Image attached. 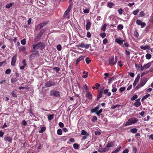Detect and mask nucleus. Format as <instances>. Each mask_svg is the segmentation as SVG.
<instances>
[{"label": "nucleus", "instance_id": "f257e3e1", "mask_svg": "<svg viewBox=\"0 0 153 153\" xmlns=\"http://www.w3.org/2000/svg\"><path fill=\"white\" fill-rule=\"evenodd\" d=\"M117 57L115 56V58L114 56H112L110 57L109 59V64L110 65H115L117 61Z\"/></svg>", "mask_w": 153, "mask_h": 153}, {"label": "nucleus", "instance_id": "6e6d98bb", "mask_svg": "<svg viewBox=\"0 0 153 153\" xmlns=\"http://www.w3.org/2000/svg\"><path fill=\"white\" fill-rule=\"evenodd\" d=\"M87 132L84 130H82L81 134L83 135H85L87 134Z\"/></svg>", "mask_w": 153, "mask_h": 153}, {"label": "nucleus", "instance_id": "c9c22d12", "mask_svg": "<svg viewBox=\"0 0 153 153\" xmlns=\"http://www.w3.org/2000/svg\"><path fill=\"white\" fill-rule=\"evenodd\" d=\"M145 15V13H144L143 11H142L139 13V17H142L144 16Z\"/></svg>", "mask_w": 153, "mask_h": 153}, {"label": "nucleus", "instance_id": "f3484780", "mask_svg": "<svg viewBox=\"0 0 153 153\" xmlns=\"http://www.w3.org/2000/svg\"><path fill=\"white\" fill-rule=\"evenodd\" d=\"M100 105H99L97 106L96 107L94 108H92L91 110V113H94L98 111V110L99 109V106Z\"/></svg>", "mask_w": 153, "mask_h": 153}, {"label": "nucleus", "instance_id": "f8f14e48", "mask_svg": "<svg viewBox=\"0 0 153 153\" xmlns=\"http://www.w3.org/2000/svg\"><path fill=\"white\" fill-rule=\"evenodd\" d=\"M140 78V74H138L137 75V78L135 79L134 83H133V85L134 86H135L139 80Z\"/></svg>", "mask_w": 153, "mask_h": 153}, {"label": "nucleus", "instance_id": "3c124183", "mask_svg": "<svg viewBox=\"0 0 153 153\" xmlns=\"http://www.w3.org/2000/svg\"><path fill=\"white\" fill-rule=\"evenodd\" d=\"M137 97V95H135L131 98V100L132 101L136 99Z\"/></svg>", "mask_w": 153, "mask_h": 153}, {"label": "nucleus", "instance_id": "6ab92c4d", "mask_svg": "<svg viewBox=\"0 0 153 153\" xmlns=\"http://www.w3.org/2000/svg\"><path fill=\"white\" fill-rule=\"evenodd\" d=\"M45 24L44 22L43 23H40L37 26L36 29L37 30L40 29L41 28H42L45 25Z\"/></svg>", "mask_w": 153, "mask_h": 153}, {"label": "nucleus", "instance_id": "cd10ccee", "mask_svg": "<svg viewBox=\"0 0 153 153\" xmlns=\"http://www.w3.org/2000/svg\"><path fill=\"white\" fill-rule=\"evenodd\" d=\"M115 78L114 77H111L108 80V85H110L112 81L114 80Z\"/></svg>", "mask_w": 153, "mask_h": 153}, {"label": "nucleus", "instance_id": "603ef678", "mask_svg": "<svg viewBox=\"0 0 153 153\" xmlns=\"http://www.w3.org/2000/svg\"><path fill=\"white\" fill-rule=\"evenodd\" d=\"M142 64H140L138 65L137 68V70H139L140 69L141 71V68H142Z\"/></svg>", "mask_w": 153, "mask_h": 153}, {"label": "nucleus", "instance_id": "dca6fc26", "mask_svg": "<svg viewBox=\"0 0 153 153\" xmlns=\"http://www.w3.org/2000/svg\"><path fill=\"white\" fill-rule=\"evenodd\" d=\"M86 97L88 99L91 100L92 99V95L90 92L87 91L86 93Z\"/></svg>", "mask_w": 153, "mask_h": 153}, {"label": "nucleus", "instance_id": "79ce46f5", "mask_svg": "<svg viewBox=\"0 0 153 153\" xmlns=\"http://www.w3.org/2000/svg\"><path fill=\"white\" fill-rule=\"evenodd\" d=\"M57 133L58 135H61L62 134V130L61 129H58L57 130Z\"/></svg>", "mask_w": 153, "mask_h": 153}, {"label": "nucleus", "instance_id": "e433bc0d", "mask_svg": "<svg viewBox=\"0 0 153 153\" xmlns=\"http://www.w3.org/2000/svg\"><path fill=\"white\" fill-rule=\"evenodd\" d=\"M46 130V128L45 127H42L41 129L39 131L40 133H42L44 131H45Z\"/></svg>", "mask_w": 153, "mask_h": 153}, {"label": "nucleus", "instance_id": "680f3d73", "mask_svg": "<svg viewBox=\"0 0 153 153\" xmlns=\"http://www.w3.org/2000/svg\"><path fill=\"white\" fill-rule=\"evenodd\" d=\"M59 126L61 128H62L64 126V124L60 122L59 123Z\"/></svg>", "mask_w": 153, "mask_h": 153}, {"label": "nucleus", "instance_id": "bb28decb", "mask_svg": "<svg viewBox=\"0 0 153 153\" xmlns=\"http://www.w3.org/2000/svg\"><path fill=\"white\" fill-rule=\"evenodd\" d=\"M73 146L74 149H78L79 148V145L77 143H74L73 145Z\"/></svg>", "mask_w": 153, "mask_h": 153}, {"label": "nucleus", "instance_id": "5fc2aeb1", "mask_svg": "<svg viewBox=\"0 0 153 153\" xmlns=\"http://www.w3.org/2000/svg\"><path fill=\"white\" fill-rule=\"evenodd\" d=\"M83 12L85 13H88L89 12V10L88 8H85L83 10Z\"/></svg>", "mask_w": 153, "mask_h": 153}, {"label": "nucleus", "instance_id": "2eb2a0df", "mask_svg": "<svg viewBox=\"0 0 153 153\" xmlns=\"http://www.w3.org/2000/svg\"><path fill=\"white\" fill-rule=\"evenodd\" d=\"M12 137L11 136L5 137L4 138V140L5 141H8L10 143H12Z\"/></svg>", "mask_w": 153, "mask_h": 153}, {"label": "nucleus", "instance_id": "c03bdc74", "mask_svg": "<svg viewBox=\"0 0 153 153\" xmlns=\"http://www.w3.org/2000/svg\"><path fill=\"white\" fill-rule=\"evenodd\" d=\"M21 43L23 45H25L26 43V39H23L21 41Z\"/></svg>", "mask_w": 153, "mask_h": 153}, {"label": "nucleus", "instance_id": "338daca9", "mask_svg": "<svg viewBox=\"0 0 153 153\" xmlns=\"http://www.w3.org/2000/svg\"><path fill=\"white\" fill-rule=\"evenodd\" d=\"M108 42V40L106 38H105L104 39L103 41V43L104 44H106Z\"/></svg>", "mask_w": 153, "mask_h": 153}, {"label": "nucleus", "instance_id": "de8ad7c7", "mask_svg": "<svg viewBox=\"0 0 153 153\" xmlns=\"http://www.w3.org/2000/svg\"><path fill=\"white\" fill-rule=\"evenodd\" d=\"M11 94L12 96L14 97H17V95L14 91H12L11 92Z\"/></svg>", "mask_w": 153, "mask_h": 153}, {"label": "nucleus", "instance_id": "7ed1b4c3", "mask_svg": "<svg viewBox=\"0 0 153 153\" xmlns=\"http://www.w3.org/2000/svg\"><path fill=\"white\" fill-rule=\"evenodd\" d=\"M50 94L51 96L56 97H59L60 95L59 91L54 89L50 91Z\"/></svg>", "mask_w": 153, "mask_h": 153}, {"label": "nucleus", "instance_id": "72a5a7b5", "mask_svg": "<svg viewBox=\"0 0 153 153\" xmlns=\"http://www.w3.org/2000/svg\"><path fill=\"white\" fill-rule=\"evenodd\" d=\"M102 108H101L100 110H99V111H98L96 112V114L98 116H100V114L101 113H102Z\"/></svg>", "mask_w": 153, "mask_h": 153}, {"label": "nucleus", "instance_id": "49530a36", "mask_svg": "<svg viewBox=\"0 0 153 153\" xmlns=\"http://www.w3.org/2000/svg\"><path fill=\"white\" fill-rule=\"evenodd\" d=\"M126 89V88L124 87H121L119 89V91L120 93H121L123 91Z\"/></svg>", "mask_w": 153, "mask_h": 153}, {"label": "nucleus", "instance_id": "1a4fd4ad", "mask_svg": "<svg viewBox=\"0 0 153 153\" xmlns=\"http://www.w3.org/2000/svg\"><path fill=\"white\" fill-rule=\"evenodd\" d=\"M147 81V79L146 77H143L141 79L140 84L141 87L143 86Z\"/></svg>", "mask_w": 153, "mask_h": 153}, {"label": "nucleus", "instance_id": "5701e85b", "mask_svg": "<svg viewBox=\"0 0 153 153\" xmlns=\"http://www.w3.org/2000/svg\"><path fill=\"white\" fill-rule=\"evenodd\" d=\"M141 105V102L139 101H136L133 104V105L136 107H138Z\"/></svg>", "mask_w": 153, "mask_h": 153}, {"label": "nucleus", "instance_id": "393cba45", "mask_svg": "<svg viewBox=\"0 0 153 153\" xmlns=\"http://www.w3.org/2000/svg\"><path fill=\"white\" fill-rule=\"evenodd\" d=\"M19 50L20 51H24L25 49V48L24 46H21L19 47Z\"/></svg>", "mask_w": 153, "mask_h": 153}, {"label": "nucleus", "instance_id": "f03ea898", "mask_svg": "<svg viewBox=\"0 0 153 153\" xmlns=\"http://www.w3.org/2000/svg\"><path fill=\"white\" fill-rule=\"evenodd\" d=\"M138 121V119L136 118L132 117L129 119L126 123L125 126H128L136 123Z\"/></svg>", "mask_w": 153, "mask_h": 153}, {"label": "nucleus", "instance_id": "a878e982", "mask_svg": "<svg viewBox=\"0 0 153 153\" xmlns=\"http://www.w3.org/2000/svg\"><path fill=\"white\" fill-rule=\"evenodd\" d=\"M137 129L136 128H134L130 130L131 132L132 133H135L137 132Z\"/></svg>", "mask_w": 153, "mask_h": 153}, {"label": "nucleus", "instance_id": "a211bd4d", "mask_svg": "<svg viewBox=\"0 0 153 153\" xmlns=\"http://www.w3.org/2000/svg\"><path fill=\"white\" fill-rule=\"evenodd\" d=\"M85 56H82L80 57H79V58H77L76 61V66L77 64L82 60L85 57Z\"/></svg>", "mask_w": 153, "mask_h": 153}, {"label": "nucleus", "instance_id": "052dcab7", "mask_svg": "<svg viewBox=\"0 0 153 153\" xmlns=\"http://www.w3.org/2000/svg\"><path fill=\"white\" fill-rule=\"evenodd\" d=\"M79 47L82 48H84L85 47V45L84 43H81L79 45Z\"/></svg>", "mask_w": 153, "mask_h": 153}, {"label": "nucleus", "instance_id": "c756f323", "mask_svg": "<svg viewBox=\"0 0 153 153\" xmlns=\"http://www.w3.org/2000/svg\"><path fill=\"white\" fill-rule=\"evenodd\" d=\"M150 95L149 94H148L146 95H145L141 99V100L142 101H143L144 100L146 99Z\"/></svg>", "mask_w": 153, "mask_h": 153}, {"label": "nucleus", "instance_id": "20e7f679", "mask_svg": "<svg viewBox=\"0 0 153 153\" xmlns=\"http://www.w3.org/2000/svg\"><path fill=\"white\" fill-rule=\"evenodd\" d=\"M72 8V5H70L67 10L65 11L63 15V17L65 18L69 19L70 16L69 12Z\"/></svg>", "mask_w": 153, "mask_h": 153}, {"label": "nucleus", "instance_id": "9d476101", "mask_svg": "<svg viewBox=\"0 0 153 153\" xmlns=\"http://www.w3.org/2000/svg\"><path fill=\"white\" fill-rule=\"evenodd\" d=\"M17 54H16L12 58V61L11 62V65L13 66L15 65L16 62V60L17 58Z\"/></svg>", "mask_w": 153, "mask_h": 153}, {"label": "nucleus", "instance_id": "0e129e2a", "mask_svg": "<svg viewBox=\"0 0 153 153\" xmlns=\"http://www.w3.org/2000/svg\"><path fill=\"white\" fill-rule=\"evenodd\" d=\"M150 118V117L149 116H147V118H145L144 119V121H148L149 120V119Z\"/></svg>", "mask_w": 153, "mask_h": 153}, {"label": "nucleus", "instance_id": "864d4df0", "mask_svg": "<svg viewBox=\"0 0 153 153\" xmlns=\"http://www.w3.org/2000/svg\"><path fill=\"white\" fill-rule=\"evenodd\" d=\"M118 12L119 13L120 15H122L123 12V10L122 8H120L118 10Z\"/></svg>", "mask_w": 153, "mask_h": 153}, {"label": "nucleus", "instance_id": "4d7b16f0", "mask_svg": "<svg viewBox=\"0 0 153 153\" xmlns=\"http://www.w3.org/2000/svg\"><path fill=\"white\" fill-rule=\"evenodd\" d=\"M91 44H87L85 45V48L86 49H88L89 47L91 48Z\"/></svg>", "mask_w": 153, "mask_h": 153}, {"label": "nucleus", "instance_id": "b1692460", "mask_svg": "<svg viewBox=\"0 0 153 153\" xmlns=\"http://www.w3.org/2000/svg\"><path fill=\"white\" fill-rule=\"evenodd\" d=\"M107 24L106 23L104 24V25L102 26V27H101V30H102L103 31H105V28L107 27Z\"/></svg>", "mask_w": 153, "mask_h": 153}, {"label": "nucleus", "instance_id": "39448f33", "mask_svg": "<svg viewBox=\"0 0 153 153\" xmlns=\"http://www.w3.org/2000/svg\"><path fill=\"white\" fill-rule=\"evenodd\" d=\"M56 84V83L54 81L50 80L47 81L45 83V85L46 87L48 88L52 86H55Z\"/></svg>", "mask_w": 153, "mask_h": 153}, {"label": "nucleus", "instance_id": "58836bf2", "mask_svg": "<svg viewBox=\"0 0 153 153\" xmlns=\"http://www.w3.org/2000/svg\"><path fill=\"white\" fill-rule=\"evenodd\" d=\"M100 36H101L102 38H104L106 36L105 33L104 32L100 34Z\"/></svg>", "mask_w": 153, "mask_h": 153}, {"label": "nucleus", "instance_id": "8fccbe9b", "mask_svg": "<svg viewBox=\"0 0 153 153\" xmlns=\"http://www.w3.org/2000/svg\"><path fill=\"white\" fill-rule=\"evenodd\" d=\"M102 96V94L101 92H100L99 95L97 97L96 99L97 100H98Z\"/></svg>", "mask_w": 153, "mask_h": 153}, {"label": "nucleus", "instance_id": "ea45409f", "mask_svg": "<svg viewBox=\"0 0 153 153\" xmlns=\"http://www.w3.org/2000/svg\"><path fill=\"white\" fill-rule=\"evenodd\" d=\"M146 57L147 59H149L151 58L152 56L150 54L147 53L146 55Z\"/></svg>", "mask_w": 153, "mask_h": 153}, {"label": "nucleus", "instance_id": "7c9ffc66", "mask_svg": "<svg viewBox=\"0 0 153 153\" xmlns=\"http://www.w3.org/2000/svg\"><path fill=\"white\" fill-rule=\"evenodd\" d=\"M13 3L8 4L6 5L5 7L7 9L10 8L12 6V5H13Z\"/></svg>", "mask_w": 153, "mask_h": 153}, {"label": "nucleus", "instance_id": "473e14b6", "mask_svg": "<svg viewBox=\"0 0 153 153\" xmlns=\"http://www.w3.org/2000/svg\"><path fill=\"white\" fill-rule=\"evenodd\" d=\"M53 69L56 71V73H58L60 70V69L59 68L56 67H54Z\"/></svg>", "mask_w": 153, "mask_h": 153}, {"label": "nucleus", "instance_id": "bf43d9fd", "mask_svg": "<svg viewBox=\"0 0 153 153\" xmlns=\"http://www.w3.org/2000/svg\"><path fill=\"white\" fill-rule=\"evenodd\" d=\"M87 36L88 38H90L91 36V34L89 31H88L87 33Z\"/></svg>", "mask_w": 153, "mask_h": 153}, {"label": "nucleus", "instance_id": "4c0bfd02", "mask_svg": "<svg viewBox=\"0 0 153 153\" xmlns=\"http://www.w3.org/2000/svg\"><path fill=\"white\" fill-rule=\"evenodd\" d=\"M117 28L118 29L121 30L123 28V26L122 24H119L117 26Z\"/></svg>", "mask_w": 153, "mask_h": 153}, {"label": "nucleus", "instance_id": "13d9d810", "mask_svg": "<svg viewBox=\"0 0 153 153\" xmlns=\"http://www.w3.org/2000/svg\"><path fill=\"white\" fill-rule=\"evenodd\" d=\"M85 61L86 63L87 64H88L90 62H91V60L89 59L88 58H86L85 59Z\"/></svg>", "mask_w": 153, "mask_h": 153}, {"label": "nucleus", "instance_id": "a18cd8bd", "mask_svg": "<svg viewBox=\"0 0 153 153\" xmlns=\"http://www.w3.org/2000/svg\"><path fill=\"white\" fill-rule=\"evenodd\" d=\"M97 120V117L96 116H94L91 120V121L93 122H95V121H96Z\"/></svg>", "mask_w": 153, "mask_h": 153}, {"label": "nucleus", "instance_id": "ddd939ff", "mask_svg": "<svg viewBox=\"0 0 153 153\" xmlns=\"http://www.w3.org/2000/svg\"><path fill=\"white\" fill-rule=\"evenodd\" d=\"M114 144V141L108 142L106 146V147H110L113 146Z\"/></svg>", "mask_w": 153, "mask_h": 153}, {"label": "nucleus", "instance_id": "f704fd0d", "mask_svg": "<svg viewBox=\"0 0 153 153\" xmlns=\"http://www.w3.org/2000/svg\"><path fill=\"white\" fill-rule=\"evenodd\" d=\"M83 73L84 74H86L85 75H84L82 76V77L83 78H86L88 76V72H86L85 71H84L83 72Z\"/></svg>", "mask_w": 153, "mask_h": 153}, {"label": "nucleus", "instance_id": "4be33fe9", "mask_svg": "<svg viewBox=\"0 0 153 153\" xmlns=\"http://www.w3.org/2000/svg\"><path fill=\"white\" fill-rule=\"evenodd\" d=\"M140 48L142 49L145 50L146 49H149L150 47L149 45H145L144 46L141 45L140 46Z\"/></svg>", "mask_w": 153, "mask_h": 153}, {"label": "nucleus", "instance_id": "774afa93", "mask_svg": "<svg viewBox=\"0 0 153 153\" xmlns=\"http://www.w3.org/2000/svg\"><path fill=\"white\" fill-rule=\"evenodd\" d=\"M128 149H126L123 151V153H128Z\"/></svg>", "mask_w": 153, "mask_h": 153}, {"label": "nucleus", "instance_id": "e2e57ef3", "mask_svg": "<svg viewBox=\"0 0 153 153\" xmlns=\"http://www.w3.org/2000/svg\"><path fill=\"white\" fill-rule=\"evenodd\" d=\"M84 86H85V89L86 90L87 92L88 91V85L86 84H85V85Z\"/></svg>", "mask_w": 153, "mask_h": 153}, {"label": "nucleus", "instance_id": "69168bd1", "mask_svg": "<svg viewBox=\"0 0 153 153\" xmlns=\"http://www.w3.org/2000/svg\"><path fill=\"white\" fill-rule=\"evenodd\" d=\"M121 148V147L120 146H119L117 148L116 150L115 151L117 153L120 150Z\"/></svg>", "mask_w": 153, "mask_h": 153}, {"label": "nucleus", "instance_id": "2f4dec72", "mask_svg": "<svg viewBox=\"0 0 153 153\" xmlns=\"http://www.w3.org/2000/svg\"><path fill=\"white\" fill-rule=\"evenodd\" d=\"M114 5V4L112 2L109 3L107 4V6L109 8H112Z\"/></svg>", "mask_w": 153, "mask_h": 153}, {"label": "nucleus", "instance_id": "9b49d317", "mask_svg": "<svg viewBox=\"0 0 153 153\" xmlns=\"http://www.w3.org/2000/svg\"><path fill=\"white\" fill-rule=\"evenodd\" d=\"M151 66V62H149L141 68V71L149 68Z\"/></svg>", "mask_w": 153, "mask_h": 153}, {"label": "nucleus", "instance_id": "4468645a", "mask_svg": "<svg viewBox=\"0 0 153 153\" xmlns=\"http://www.w3.org/2000/svg\"><path fill=\"white\" fill-rule=\"evenodd\" d=\"M124 40H122L121 38L116 39L115 42L120 45H121L123 43V42H124Z\"/></svg>", "mask_w": 153, "mask_h": 153}, {"label": "nucleus", "instance_id": "c85d7f7f", "mask_svg": "<svg viewBox=\"0 0 153 153\" xmlns=\"http://www.w3.org/2000/svg\"><path fill=\"white\" fill-rule=\"evenodd\" d=\"M54 116V114H51L48 115V119L49 120H51L53 118Z\"/></svg>", "mask_w": 153, "mask_h": 153}, {"label": "nucleus", "instance_id": "0eeeda50", "mask_svg": "<svg viewBox=\"0 0 153 153\" xmlns=\"http://www.w3.org/2000/svg\"><path fill=\"white\" fill-rule=\"evenodd\" d=\"M33 48L34 49H38L39 48H43L45 47L44 44L42 43L41 42H39L37 44L33 45Z\"/></svg>", "mask_w": 153, "mask_h": 153}, {"label": "nucleus", "instance_id": "09e8293b", "mask_svg": "<svg viewBox=\"0 0 153 153\" xmlns=\"http://www.w3.org/2000/svg\"><path fill=\"white\" fill-rule=\"evenodd\" d=\"M56 48H57V49L59 51H60L62 49V47L61 45H57Z\"/></svg>", "mask_w": 153, "mask_h": 153}, {"label": "nucleus", "instance_id": "6e6552de", "mask_svg": "<svg viewBox=\"0 0 153 153\" xmlns=\"http://www.w3.org/2000/svg\"><path fill=\"white\" fill-rule=\"evenodd\" d=\"M136 23L138 25H140L141 28H143L146 25V24L144 22H142V21L139 19L136 20Z\"/></svg>", "mask_w": 153, "mask_h": 153}, {"label": "nucleus", "instance_id": "37998d69", "mask_svg": "<svg viewBox=\"0 0 153 153\" xmlns=\"http://www.w3.org/2000/svg\"><path fill=\"white\" fill-rule=\"evenodd\" d=\"M11 72V70L10 69H8L6 70L5 72V73L6 74H9Z\"/></svg>", "mask_w": 153, "mask_h": 153}, {"label": "nucleus", "instance_id": "aec40b11", "mask_svg": "<svg viewBox=\"0 0 153 153\" xmlns=\"http://www.w3.org/2000/svg\"><path fill=\"white\" fill-rule=\"evenodd\" d=\"M91 25V23L89 21L87 22L86 25V29L87 30H88L90 28Z\"/></svg>", "mask_w": 153, "mask_h": 153}, {"label": "nucleus", "instance_id": "412c9836", "mask_svg": "<svg viewBox=\"0 0 153 153\" xmlns=\"http://www.w3.org/2000/svg\"><path fill=\"white\" fill-rule=\"evenodd\" d=\"M116 85L115 84V83H114V84H113L112 85V89L111 90V91L112 92L114 93V92H116L117 91V89L116 88Z\"/></svg>", "mask_w": 153, "mask_h": 153}, {"label": "nucleus", "instance_id": "423d86ee", "mask_svg": "<svg viewBox=\"0 0 153 153\" xmlns=\"http://www.w3.org/2000/svg\"><path fill=\"white\" fill-rule=\"evenodd\" d=\"M45 30L44 29H42L41 31L39 32V34L37 35L36 38L34 39V42H36L39 41L41 38V36L45 32Z\"/></svg>", "mask_w": 153, "mask_h": 153}, {"label": "nucleus", "instance_id": "a19ab883", "mask_svg": "<svg viewBox=\"0 0 153 153\" xmlns=\"http://www.w3.org/2000/svg\"><path fill=\"white\" fill-rule=\"evenodd\" d=\"M139 11V9H137L136 10H134L133 11V14L134 15L136 16L137 14Z\"/></svg>", "mask_w": 153, "mask_h": 153}]
</instances>
